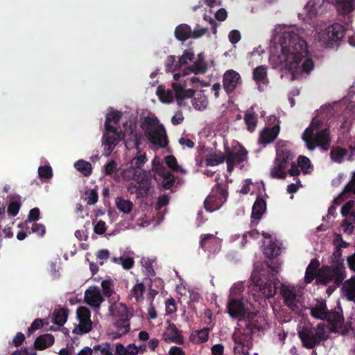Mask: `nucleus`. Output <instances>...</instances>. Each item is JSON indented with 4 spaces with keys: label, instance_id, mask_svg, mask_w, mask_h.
Listing matches in <instances>:
<instances>
[{
    "label": "nucleus",
    "instance_id": "nucleus-50",
    "mask_svg": "<svg viewBox=\"0 0 355 355\" xmlns=\"http://www.w3.org/2000/svg\"><path fill=\"white\" fill-rule=\"evenodd\" d=\"M194 90L184 89L182 87H178V89H175L176 99L178 101H182L184 98H191L194 95Z\"/></svg>",
    "mask_w": 355,
    "mask_h": 355
},
{
    "label": "nucleus",
    "instance_id": "nucleus-3",
    "mask_svg": "<svg viewBox=\"0 0 355 355\" xmlns=\"http://www.w3.org/2000/svg\"><path fill=\"white\" fill-rule=\"evenodd\" d=\"M141 127L150 143L162 148L168 145L166 130L157 117L146 116Z\"/></svg>",
    "mask_w": 355,
    "mask_h": 355
},
{
    "label": "nucleus",
    "instance_id": "nucleus-41",
    "mask_svg": "<svg viewBox=\"0 0 355 355\" xmlns=\"http://www.w3.org/2000/svg\"><path fill=\"white\" fill-rule=\"evenodd\" d=\"M324 2V0H309L304 6V10H306L307 15L310 17H312L315 15L318 8L323 4Z\"/></svg>",
    "mask_w": 355,
    "mask_h": 355
},
{
    "label": "nucleus",
    "instance_id": "nucleus-9",
    "mask_svg": "<svg viewBox=\"0 0 355 355\" xmlns=\"http://www.w3.org/2000/svg\"><path fill=\"white\" fill-rule=\"evenodd\" d=\"M344 28L340 24H334L318 33L316 40L322 46L330 48L343 40Z\"/></svg>",
    "mask_w": 355,
    "mask_h": 355
},
{
    "label": "nucleus",
    "instance_id": "nucleus-44",
    "mask_svg": "<svg viewBox=\"0 0 355 355\" xmlns=\"http://www.w3.org/2000/svg\"><path fill=\"white\" fill-rule=\"evenodd\" d=\"M54 323L60 327L63 326L68 318V310L66 309H55L53 312Z\"/></svg>",
    "mask_w": 355,
    "mask_h": 355
},
{
    "label": "nucleus",
    "instance_id": "nucleus-51",
    "mask_svg": "<svg viewBox=\"0 0 355 355\" xmlns=\"http://www.w3.org/2000/svg\"><path fill=\"white\" fill-rule=\"evenodd\" d=\"M98 200V194L96 189L87 190L85 192V200L89 205H94Z\"/></svg>",
    "mask_w": 355,
    "mask_h": 355
},
{
    "label": "nucleus",
    "instance_id": "nucleus-49",
    "mask_svg": "<svg viewBox=\"0 0 355 355\" xmlns=\"http://www.w3.org/2000/svg\"><path fill=\"white\" fill-rule=\"evenodd\" d=\"M146 287L143 283H137L131 290V295L135 298L137 302L144 300V293Z\"/></svg>",
    "mask_w": 355,
    "mask_h": 355
},
{
    "label": "nucleus",
    "instance_id": "nucleus-45",
    "mask_svg": "<svg viewBox=\"0 0 355 355\" xmlns=\"http://www.w3.org/2000/svg\"><path fill=\"white\" fill-rule=\"evenodd\" d=\"M74 167L85 176H89L92 174V167L89 162L80 159L75 163Z\"/></svg>",
    "mask_w": 355,
    "mask_h": 355
},
{
    "label": "nucleus",
    "instance_id": "nucleus-7",
    "mask_svg": "<svg viewBox=\"0 0 355 355\" xmlns=\"http://www.w3.org/2000/svg\"><path fill=\"white\" fill-rule=\"evenodd\" d=\"M303 35L302 29L290 26V60L309 55L307 43Z\"/></svg>",
    "mask_w": 355,
    "mask_h": 355
},
{
    "label": "nucleus",
    "instance_id": "nucleus-55",
    "mask_svg": "<svg viewBox=\"0 0 355 355\" xmlns=\"http://www.w3.org/2000/svg\"><path fill=\"white\" fill-rule=\"evenodd\" d=\"M21 207L19 200H12L8 206V214L11 216H15L17 215Z\"/></svg>",
    "mask_w": 355,
    "mask_h": 355
},
{
    "label": "nucleus",
    "instance_id": "nucleus-47",
    "mask_svg": "<svg viewBox=\"0 0 355 355\" xmlns=\"http://www.w3.org/2000/svg\"><path fill=\"white\" fill-rule=\"evenodd\" d=\"M162 180L161 182L162 187L164 189H170L174 185L175 182V176L170 171H164L162 173Z\"/></svg>",
    "mask_w": 355,
    "mask_h": 355
},
{
    "label": "nucleus",
    "instance_id": "nucleus-33",
    "mask_svg": "<svg viewBox=\"0 0 355 355\" xmlns=\"http://www.w3.org/2000/svg\"><path fill=\"white\" fill-rule=\"evenodd\" d=\"M110 133L112 132L105 130L102 137V143L104 145L105 150L109 153L114 150L119 142V139L116 136H119L118 133L114 134V135H111Z\"/></svg>",
    "mask_w": 355,
    "mask_h": 355
},
{
    "label": "nucleus",
    "instance_id": "nucleus-59",
    "mask_svg": "<svg viewBox=\"0 0 355 355\" xmlns=\"http://www.w3.org/2000/svg\"><path fill=\"white\" fill-rule=\"evenodd\" d=\"M194 59V53L188 50H185L182 55L179 58L178 64L179 67H182L187 64L189 61H193Z\"/></svg>",
    "mask_w": 355,
    "mask_h": 355
},
{
    "label": "nucleus",
    "instance_id": "nucleus-22",
    "mask_svg": "<svg viewBox=\"0 0 355 355\" xmlns=\"http://www.w3.org/2000/svg\"><path fill=\"white\" fill-rule=\"evenodd\" d=\"M110 315L113 320L130 319L131 315L129 313L127 306L123 303H113L109 307Z\"/></svg>",
    "mask_w": 355,
    "mask_h": 355
},
{
    "label": "nucleus",
    "instance_id": "nucleus-19",
    "mask_svg": "<svg viewBox=\"0 0 355 355\" xmlns=\"http://www.w3.org/2000/svg\"><path fill=\"white\" fill-rule=\"evenodd\" d=\"M298 167L300 168V171L304 174H310L313 171V165L312 164L311 160L306 156L300 155L297 160V165H292L290 168V175H298L300 174V170Z\"/></svg>",
    "mask_w": 355,
    "mask_h": 355
},
{
    "label": "nucleus",
    "instance_id": "nucleus-60",
    "mask_svg": "<svg viewBox=\"0 0 355 355\" xmlns=\"http://www.w3.org/2000/svg\"><path fill=\"white\" fill-rule=\"evenodd\" d=\"M35 233L40 236H43L46 233L45 226L42 224L33 223L31 230L28 231V234Z\"/></svg>",
    "mask_w": 355,
    "mask_h": 355
},
{
    "label": "nucleus",
    "instance_id": "nucleus-42",
    "mask_svg": "<svg viewBox=\"0 0 355 355\" xmlns=\"http://www.w3.org/2000/svg\"><path fill=\"white\" fill-rule=\"evenodd\" d=\"M116 206L121 212L128 214L132 210L133 203L129 200L119 197L116 199Z\"/></svg>",
    "mask_w": 355,
    "mask_h": 355
},
{
    "label": "nucleus",
    "instance_id": "nucleus-5",
    "mask_svg": "<svg viewBox=\"0 0 355 355\" xmlns=\"http://www.w3.org/2000/svg\"><path fill=\"white\" fill-rule=\"evenodd\" d=\"M298 334L303 345L309 349L313 348L321 340H326L329 336L327 327L323 324H320L314 328L303 327L298 330Z\"/></svg>",
    "mask_w": 355,
    "mask_h": 355
},
{
    "label": "nucleus",
    "instance_id": "nucleus-64",
    "mask_svg": "<svg viewBox=\"0 0 355 355\" xmlns=\"http://www.w3.org/2000/svg\"><path fill=\"white\" fill-rule=\"evenodd\" d=\"M228 38L232 44H235L240 41L241 35L238 30H232L230 32Z\"/></svg>",
    "mask_w": 355,
    "mask_h": 355
},
{
    "label": "nucleus",
    "instance_id": "nucleus-53",
    "mask_svg": "<svg viewBox=\"0 0 355 355\" xmlns=\"http://www.w3.org/2000/svg\"><path fill=\"white\" fill-rule=\"evenodd\" d=\"M141 171H139L135 167H130L122 171L121 175L125 180H133L136 181V178L140 174Z\"/></svg>",
    "mask_w": 355,
    "mask_h": 355
},
{
    "label": "nucleus",
    "instance_id": "nucleus-35",
    "mask_svg": "<svg viewBox=\"0 0 355 355\" xmlns=\"http://www.w3.org/2000/svg\"><path fill=\"white\" fill-rule=\"evenodd\" d=\"M210 329L204 327L192 333L190 339L193 343L201 344L207 342L209 339Z\"/></svg>",
    "mask_w": 355,
    "mask_h": 355
},
{
    "label": "nucleus",
    "instance_id": "nucleus-13",
    "mask_svg": "<svg viewBox=\"0 0 355 355\" xmlns=\"http://www.w3.org/2000/svg\"><path fill=\"white\" fill-rule=\"evenodd\" d=\"M275 275L276 274L272 276V272L270 270L268 271L265 268H261L259 272L255 285L265 297H272L276 293V286L273 282Z\"/></svg>",
    "mask_w": 355,
    "mask_h": 355
},
{
    "label": "nucleus",
    "instance_id": "nucleus-17",
    "mask_svg": "<svg viewBox=\"0 0 355 355\" xmlns=\"http://www.w3.org/2000/svg\"><path fill=\"white\" fill-rule=\"evenodd\" d=\"M135 183L139 188V198H146L149 193L151 187V177L149 173L141 171L140 174L136 178Z\"/></svg>",
    "mask_w": 355,
    "mask_h": 355
},
{
    "label": "nucleus",
    "instance_id": "nucleus-27",
    "mask_svg": "<svg viewBox=\"0 0 355 355\" xmlns=\"http://www.w3.org/2000/svg\"><path fill=\"white\" fill-rule=\"evenodd\" d=\"M198 60L193 63L191 67H187L184 69L183 75H188L193 72L195 74L205 73L207 71V64L204 62V55L202 53L198 55Z\"/></svg>",
    "mask_w": 355,
    "mask_h": 355
},
{
    "label": "nucleus",
    "instance_id": "nucleus-54",
    "mask_svg": "<svg viewBox=\"0 0 355 355\" xmlns=\"http://www.w3.org/2000/svg\"><path fill=\"white\" fill-rule=\"evenodd\" d=\"M103 293L107 297H110L114 293V285L112 279H105L101 282Z\"/></svg>",
    "mask_w": 355,
    "mask_h": 355
},
{
    "label": "nucleus",
    "instance_id": "nucleus-23",
    "mask_svg": "<svg viewBox=\"0 0 355 355\" xmlns=\"http://www.w3.org/2000/svg\"><path fill=\"white\" fill-rule=\"evenodd\" d=\"M279 132V127L276 125L272 128L266 127L259 133V144L266 145L272 142Z\"/></svg>",
    "mask_w": 355,
    "mask_h": 355
},
{
    "label": "nucleus",
    "instance_id": "nucleus-21",
    "mask_svg": "<svg viewBox=\"0 0 355 355\" xmlns=\"http://www.w3.org/2000/svg\"><path fill=\"white\" fill-rule=\"evenodd\" d=\"M241 77L239 73L234 70L227 71L223 76V87L227 94L232 93L236 87Z\"/></svg>",
    "mask_w": 355,
    "mask_h": 355
},
{
    "label": "nucleus",
    "instance_id": "nucleus-38",
    "mask_svg": "<svg viewBox=\"0 0 355 355\" xmlns=\"http://www.w3.org/2000/svg\"><path fill=\"white\" fill-rule=\"evenodd\" d=\"M225 159V154L219 153L209 154L206 156L205 159V164L207 166H215L224 162Z\"/></svg>",
    "mask_w": 355,
    "mask_h": 355
},
{
    "label": "nucleus",
    "instance_id": "nucleus-11",
    "mask_svg": "<svg viewBox=\"0 0 355 355\" xmlns=\"http://www.w3.org/2000/svg\"><path fill=\"white\" fill-rule=\"evenodd\" d=\"M227 313L233 318H247L249 313H251L253 305L244 298H229L227 305Z\"/></svg>",
    "mask_w": 355,
    "mask_h": 355
},
{
    "label": "nucleus",
    "instance_id": "nucleus-28",
    "mask_svg": "<svg viewBox=\"0 0 355 355\" xmlns=\"http://www.w3.org/2000/svg\"><path fill=\"white\" fill-rule=\"evenodd\" d=\"M310 313L312 317L324 320L328 315V309L324 301H317V302L310 308Z\"/></svg>",
    "mask_w": 355,
    "mask_h": 355
},
{
    "label": "nucleus",
    "instance_id": "nucleus-12",
    "mask_svg": "<svg viewBox=\"0 0 355 355\" xmlns=\"http://www.w3.org/2000/svg\"><path fill=\"white\" fill-rule=\"evenodd\" d=\"M227 192L217 184L211 190L210 194L204 201L205 209L207 211H214L219 209L227 200Z\"/></svg>",
    "mask_w": 355,
    "mask_h": 355
},
{
    "label": "nucleus",
    "instance_id": "nucleus-62",
    "mask_svg": "<svg viewBox=\"0 0 355 355\" xmlns=\"http://www.w3.org/2000/svg\"><path fill=\"white\" fill-rule=\"evenodd\" d=\"M355 219H349V218H345L342 223V227L344 230V232L351 234L354 231V225L353 223L354 222Z\"/></svg>",
    "mask_w": 355,
    "mask_h": 355
},
{
    "label": "nucleus",
    "instance_id": "nucleus-63",
    "mask_svg": "<svg viewBox=\"0 0 355 355\" xmlns=\"http://www.w3.org/2000/svg\"><path fill=\"white\" fill-rule=\"evenodd\" d=\"M117 164L114 160H110L105 165V175H112L116 171Z\"/></svg>",
    "mask_w": 355,
    "mask_h": 355
},
{
    "label": "nucleus",
    "instance_id": "nucleus-1",
    "mask_svg": "<svg viewBox=\"0 0 355 355\" xmlns=\"http://www.w3.org/2000/svg\"><path fill=\"white\" fill-rule=\"evenodd\" d=\"M321 124L320 120L314 118L302 135V139L305 141L307 148L310 150L320 146L323 150L326 151L329 147V130L327 128L320 130Z\"/></svg>",
    "mask_w": 355,
    "mask_h": 355
},
{
    "label": "nucleus",
    "instance_id": "nucleus-15",
    "mask_svg": "<svg viewBox=\"0 0 355 355\" xmlns=\"http://www.w3.org/2000/svg\"><path fill=\"white\" fill-rule=\"evenodd\" d=\"M248 151L244 147H241L236 152L228 150L225 152V161L227 163V170L232 173L234 167L243 162L247 159Z\"/></svg>",
    "mask_w": 355,
    "mask_h": 355
},
{
    "label": "nucleus",
    "instance_id": "nucleus-43",
    "mask_svg": "<svg viewBox=\"0 0 355 355\" xmlns=\"http://www.w3.org/2000/svg\"><path fill=\"white\" fill-rule=\"evenodd\" d=\"M319 266V263L316 259L312 260L308 267L306 268L305 274V282L311 283L315 278L317 277L316 270Z\"/></svg>",
    "mask_w": 355,
    "mask_h": 355
},
{
    "label": "nucleus",
    "instance_id": "nucleus-32",
    "mask_svg": "<svg viewBox=\"0 0 355 355\" xmlns=\"http://www.w3.org/2000/svg\"><path fill=\"white\" fill-rule=\"evenodd\" d=\"M174 35L178 40L185 42L191 38V28L187 24H181L176 26Z\"/></svg>",
    "mask_w": 355,
    "mask_h": 355
},
{
    "label": "nucleus",
    "instance_id": "nucleus-24",
    "mask_svg": "<svg viewBox=\"0 0 355 355\" xmlns=\"http://www.w3.org/2000/svg\"><path fill=\"white\" fill-rule=\"evenodd\" d=\"M141 137L138 136L135 129L132 127L129 130H125L123 135V139L127 148L132 149L136 148L139 150L140 140Z\"/></svg>",
    "mask_w": 355,
    "mask_h": 355
},
{
    "label": "nucleus",
    "instance_id": "nucleus-10",
    "mask_svg": "<svg viewBox=\"0 0 355 355\" xmlns=\"http://www.w3.org/2000/svg\"><path fill=\"white\" fill-rule=\"evenodd\" d=\"M314 63L309 56H304L290 60V74L292 79H302L307 77L314 69Z\"/></svg>",
    "mask_w": 355,
    "mask_h": 355
},
{
    "label": "nucleus",
    "instance_id": "nucleus-52",
    "mask_svg": "<svg viewBox=\"0 0 355 355\" xmlns=\"http://www.w3.org/2000/svg\"><path fill=\"white\" fill-rule=\"evenodd\" d=\"M181 67H179L178 62H175V56L169 55L165 61V68L167 72H173L178 70Z\"/></svg>",
    "mask_w": 355,
    "mask_h": 355
},
{
    "label": "nucleus",
    "instance_id": "nucleus-40",
    "mask_svg": "<svg viewBox=\"0 0 355 355\" xmlns=\"http://www.w3.org/2000/svg\"><path fill=\"white\" fill-rule=\"evenodd\" d=\"M347 153L348 151L347 149L343 148L340 146H336L331 148L330 157L334 162L336 163H341Z\"/></svg>",
    "mask_w": 355,
    "mask_h": 355
},
{
    "label": "nucleus",
    "instance_id": "nucleus-58",
    "mask_svg": "<svg viewBox=\"0 0 355 355\" xmlns=\"http://www.w3.org/2000/svg\"><path fill=\"white\" fill-rule=\"evenodd\" d=\"M38 174L42 179H49L53 176L52 168L50 166H42L38 168Z\"/></svg>",
    "mask_w": 355,
    "mask_h": 355
},
{
    "label": "nucleus",
    "instance_id": "nucleus-46",
    "mask_svg": "<svg viewBox=\"0 0 355 355\" xmlns=\"http://www.w3.org/2000/svg\"><path fill=\"white\" fill-rule=\"evenodd\" d=\"M355 202L349 200L347 202L341 209V214L345 218L355 219Z\"/></svg>",
    "mask_w": 355,
    "mask_h": 355
},
{
    "label": "nucleus",
    "instance_id": "nucleus-14",
    "mask_svg": "<svg viewBox=\"0 0 355 355\" xmlns=\"http://www.w3.org/2000/svg\"><path fill=\"white\" fill-rule=\"evenodd\" d=\"M76 313L79 324L73 329V334L83 335L89 332L92 328L89 309L85 306H80L77 309Z\"/></svg>",
    "mask_w": 355,
    "mask_h": 355
},
{
    "label": "nucleus",
    "instance_id": "nucleus-25",
    "mask_svg": "<svg viewBox=\"0 0 355 355\" xmlns=\"http://www.w3.org/2000/svg\"><path fill=\"white\" fill-rule=\"evenodd\" d=\"M85 300L89 306L98 308L104 301L100 291L97 288L88 289L85 293Z\"/></svg>",
    "mask_w": 355,
    "mask_h": 355
},
{
    "label": "nucleus",
    "instance_id": "nucleus-56",
    "mask_svg": "<svg viewBox=\"0 0 355 355\" xmlns=\"http://www.w3.org/2000/svg\"><path fill=\"white\" fill-rule=\"evenodd\" d=\"M232 339H233L234 342L236 344L241 345V350H239V352H241L243 354H248V351H246L245 349V347L246 346V345H245V336L244 335H243V334H240V335L234 334L232 336Z\"/></svg>",
    "mask_w": 355,
    "mask_h": 355
},
{
    "label": "nucleus",
    "instance_id": "nucleus-57",
    "mask_svg": "<svg viewBox=\"0 0 355 355\" xmlns=\"http://www.w3.org/2000/svg\"><path fill=\"white\" fill-rule=\"evenodd\" d=\"M147 159L146 155L141 154L132 159L131 164L133 166L132 167H135L136 169L138 170L141 168V167L144 165Z\"/></svg>",
    "mask_w": 355,
    "mask_h": 355
},
{
    "label": "nucleus",
    "instance_id": "nucleus-2",
    "mask_svg": "<svg viewBox=\"0 0 355 355\" xmlns=\"http://www.w3.org/2000/svg\"><path fill=\"white\" fill-rule=\"evenodd\" d=\"M288 26L285 24L277 25L272 39L274 48L277 54L276 62L280 69L288 70Z\"/></svg>",
    "mask_w": 355,
    "mask_h": 355
},
{
    "label": "nucleus",
    "instance_id": "nucleus-16",
    "mask_svg": "<svg viewBox=\"0 0 355 355\" xmlns=\"http://www.w3.org/2000/svg\"><path fill=\"white\" fill-rule=\"evenodd\" d=\"M162 339L166 343H174L179 345L184 343L182 331L177 328L174 323L171 322H168V324L162 334Z\"/></svg>",
    "mask_w": 355,
    "mask_h": 355
},
{
    "label": "nucleus",
    "instance_id": "nucleus-18",
    "mask_svg": "<svg viewBox=\"0 0 355 355\" xmlns=\"http://www.w3.org/2000/svg\"><path fill=\"white\" fill-rule=\"evenodd\" d=\"M266 210V202L261 196H257L252 206L251 214V227H256Z\"/></svg>",
    "mask_w": 355,
    "mask_h": 355
},
{
    "label": "nucleus",
    "instance_id": "nucleus-36",
    "mask_svg": "<svg viewBox=\"0 0 355 355\" xmlns=\"http://www.w3.org/2000/svg\"><path fill=\"white\" fill-rule=\"evenodd\" d=\"M345 296L350 301H355V275L345 282L343 286Z\"/></svg>",
    "mask_w": 355,
    "mask_h": 355
},
{
    "label": "nucleus",
    "instance_id": "nucleus-61",
    "mask_svg": "<svg viewBox=\"0 0 355 355\" xmlns=\"http://www.w3.org/2000/svg\"><path fill=\"white\" fill-rule=\"evenodd\" d=\"M43 320L40 318L35 319L28 327L27 334L28 336H31L34 331L43 327Z\"/></svg>",
    "mask_w": 355,
    "mask_h": 355
},
{
    "label": "nucleus",
    "instance_id": "nucleus-26",
    "mask_svg": "<svg viewBox=\"0 0 355 355\" xmlns=\"http://www.w3.org/2000/svg\"><path fill=\"white\" fill-rule=\"evenodd\" d=\"M130 319H119L114 320L113 327L116 329V331L113 333L114 338H119L126 335L130 330Z\"/></svg>",
    "mask_w": 355,
    "mask_h": 355
},
{
    "label": "nucleus",
    "instance_id": "nucleus-39",
    "mask_svg": "<svg viewBox=\"0 0 355 355\" xmlns=\"http://www.w3.org/2000/svg\"><path fill=\"white\" fill-rule=\"evenodd\" d=\"M244 121L247 127V130L250 132H253L257 125L258 118L257 114L254 112H246L244 116Z\"/></svg>",
    "mask_w": 355,
    "mask_h": 355
},
{
    "label": "nucleus",
    "instance_id": "nucleus-48",
    "mask_svg": "<svg viewBox=\"0 0 355 355\" xmlns=\"http://www.w3.org/2000/svg\"><path fill=\"white\" fill-rule=\"evenodd\" d=\"M165 162L167 166L173 171L185 174L187 171L180 166L178 164L176 158L173 155H168L165 157Z\"/></svg>",
    "mask_w": 355,
    "mask_h": 355
},
{
    "label": "nucleus",
    "instance_id": "nucleus-20",
    "mask_svg": "<svg viewBox=\"0 0 355 355\" xmlns=\"http://www.w3.org/2000/svg\"><path fill=\"white\" fill-rule=\"evenodd\" d=\"M248 325L251 326L252 329L260 331L266 329L268 327L266 316L258 311H252L248 315Z\"/></svg>",
    "mask_w": 355,
    "mask_h": 355
},
{
    "label": "nucleus",
    "instance_id": "nucleus-29",
    "mask_svg": "<svg viewBox=\"0 0 355 355\" xmlns=\"http://www.w3.org/2000/svg\"><path fill=\"white\" fill-rule=\"evenodd\" d=\"M338 12L347 15L355 10V0H333Z\"/></svg>",
    "mask_w": 355,
    "mask_h": 355
},
{
    "label": "nucleus",
    "instance_id": "nucleus-6",
    "mask_svg": "<svg viewBox=\"0 0 355 355\" xmlns=\"http://www.w3.org/2000/svg\"><path fill=\"white\" fill-rule=\"evenodd\" d=\"M282 243L277 239L265 240L263 243V253L269 259L261 264L262 268L266 269L268 271L272 272V275H275L278 272L280 263L278 260H274L281 253Z\"/></svg>",
    "mask_w": 355,
    "mask_h": 355
},
{
    "label": "nucleus",
    "instance_id": "nucleus-31",
    "mask_svg": "<svg viewBox=\"0 0 355 355\" xmlns=\"http://www.w3.org/2000/svg\"><path fill=\"white\" fill-rule=\"evenodd\" d=\"M55 339L53 335L45 334L36 338L34 342V347L37 350H44L52 346Z\"/></svg>",
    "mask_w": 355,
    "mask_h": 355
},
{
    "label": "nucleus",
    "instance_id": "nucleus-30",
    "mask_svg": "<svg viewBox=\"0 0 355 355\" xmlns=\"http://www.w3.org/2000/svg\"><path fill=\"white\" fill-rule=\"evenodd\" d=\"M121 118V113L119 111H112L107 114L105 121V130L113 134H117V129L111 123L118 124Z\"/></svg>",
    "mask_w": 355,
    "mask_h": 355
},
{
    "label": "nucleus",
    "instance_id": "nucleus-37",
    "mask_svg": "<svg viewBox=\"0 0 355 355\" xmlns=\"http://www.w3.org/2000/svg\"><path fill=\"white\" fill-rule=\"evenodd\" d=\"M326 319L331 324L333 331H336L340 327L343 321V317L339 310L332 312L328 311V315Z\"/></svg>",
    "mask_w": 355,
    "mask_h": 355
},
{
    "label": "nucleus",
    "instance_id": "nucleus-4",
    "mask_svg": "<svg viewBox=\"0 0 355 355\" xmlns=\"http://www.w3.org/2000/svg\"><path fill=\"white\" fill-rule=\"evenodd\" d=\"M288 144L286 141H279L276 146V157L270 170L272 178L286 179L288 173Z\"/></svg>",
    "mask_w": 355,
    "mask_h": 355
},
{
    "label": "nucleus",
    "instance_id": "nucleus-34",
    "mask_svg": "<svg viewBox=\"0 0 355 355\" xmlns=\"http://www.w3.org/2000/svg\"><path fill=\"white\" fill-rule=\"evenodd\" d=\"M253 79L260 89V84H266L268 83L267 77V67L265 65H260L254 68L253 70Z\"/></svg>",
    "mask_w": 355,
    "mask_h": 355
},
{
    "label": "nucleus",
    "instance_id": "nucleus-8",
    "mask_svg": "<svg viewBox=\"0 0 355 355\" xmlns=\"http://www.w3.org/2000/svg\"><path fill=\"white\" fill-rule=\"evenodd\" d=\"M345 270L343 264L338 263L333 267L323 266L317 272V281L324 285L329 283L339 285L345 278Z\"/></svg>",
    "mask_w": 355,
    "mask_h": 355
}]
</instances>
